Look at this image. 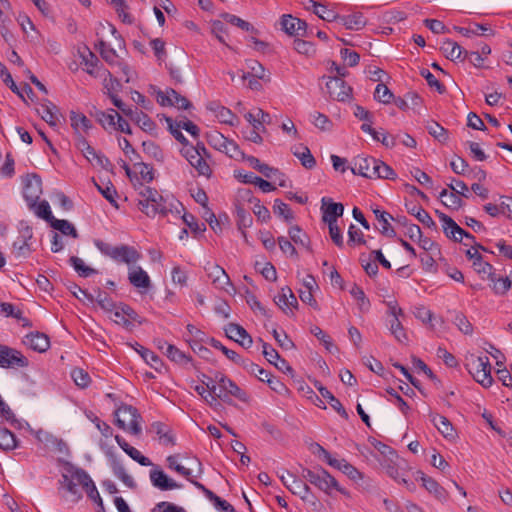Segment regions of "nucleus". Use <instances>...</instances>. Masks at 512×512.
Returning a JSON list of instances; mask_svg holds the SVG:
<instances>
[{
	"label": "nucleus",
	"mask_w": 512,
	"mask_h": 512,
	"mask_svg": "<svg viewBox=\"0 0 512 512\" xmlns=\"http://www.w3.org/2000/svg\"><path fill=\"white\" fill-rule=\"evenodd\" d=\"M139 196V209L148 217H154L156 215V209L147 206V200H149L150 197H158V191L152 187L142 185L139 189Z\"/></svg>",
	"instance_id": "25"
},
{
	"label": "nucleus",
	"mask_w": 512,
	"mask_h": 512,
	"mask_svg": "<svg viewBox=\"0 0 512 512\" xmlns=\"http://www.w3.org/2000/svg\"><path fill=\"white\" fill-rule=\"evenodd\" d=\"M406 208L409 214L415 216L419 222L428 228H436V223L431 218L429 213L422 208V206L415 203L406 204Z\"/></svg>",
	"instance_id": "33"
},
{
	"label": "nucleus",
	"mask_w": 512,
	"mask_h": 512,
	"mask_svg": "<svg viewBox=\"0 0 512 512\" xmlns=\"http://www.w3.org/2000/svg\"><path fill=\"white\" fill-rule=\"evenodd\" d=\"M51 227L55 230L60 231L64 235L72 236L73 238H78V233L75 227L67 220L64 219H56L54 218L51 223Z\"/></svg>",
	"instance_id": "47"
},
{
	"label": "nucleus",
	"mask_w": 512,
	"mask_h": 512,
	"mask_svg": "<svg viewBox=\"0 0 512 512\" xmlns=\"http://www.w3.org/2000/svg\"><path fill=\"white\" fill-rule=\"evenodd\" d=\"M273 211L276 215L283 217L287 223H290L294 219V215L289 206L280 199L274 201Z\"/></svg>",
	"instance_id": "58"
},
{
	"label": "nucleus",
	"mask_w": 512,
	"mask_h": 512,
	"mask_svg": "<svg viewBox=\"0 0 512 512\" xmlns=\"http://www.w3.org/2000/svg\"><path fill=\"white\" fill-rule=\"evenodd\" d=\"M418 474L422 482V485L429 493L433 494L435 498H437L440 501H444L447 499L448 493L433 478L425 475L422 472H418Z\"/></svg>",
	"instance_id": "28"
},
{
	"label": "nucleus",
	"mask_w": 512,
	"mask_h": 512,
	"mask_svg": "<svg viewBox=\"0 0 512 512\" xmlns=\"http://www.w3.org/2000/svg\"><path fill=\"white\" fill-rule=\"evenodd\" d=\"M30 210H33L34 213L41 219H44L45 221H47L49 224L51 223V221L55 218L53 215H52V212H51V209H50V205L49 203L46 201V200H43L39 203L36 202L35 204V207L34 208H29Z\"/></svg>",
	"instance_id": "53"
},
{
	"label": "nucleus",
	"mask_w": 512,
	"mask_h": 512,
	"mask_svg": "<svg viewBox=\"0 0 512 512\" xmlns=\"http://www.w3.org/2000/svg\"><path fill=\"white\" fill-rule=\"evenodd\" d=\"M291 151L306 169H313L316 166V160L307 146L295 145L291 148Z\"/></svg>",
	"instance_id": "31"
},
{
	"label": "nucleus",
	"mask_w": 512,
	"mask_h": 512,
	"mask_svg": "<svg viewBox=\"0 0 512 512\" xmlns=\"http://www.w3.org/2000/svg\"><path fill=\"white\" fill-rule=\"evenodd\" d=\"M114 414L115 424L120 429L135 436L141 434L142 427L140 422L142 420V417L135 407L127 404H122L117 408Z\"/></svg>",
	"instance_id": "4"
},
{
	"label": "nucleus",
	"mask_w": 512,
	"mask_h": 512,
	"mask_svg": "<svg viewBox=\"0 0 512 512\" xmlns=\"http://www.w3.org/2000/svg\"><path fill=\"white\" fill-rule=\"evenodd\" d=\"M224 331L229 339L237 343L239 339L243 338L247 333V331L241 325L236 323L227 324L224 328Z\"/></svg>",
	"instance_id": "61"
},
{
	"label": "nucleus",
	"mask_w": 512,
	"mask_h": 512,
	"mask_svg": "<svg viewBox=\"0 0 512 512\" xmlns=\"http://www.w3.org/2000/svg\"><path fill=\"white\" fill-rule=\"evenodd\" d=\"M301 478L310 482L326 494H330L331 489H335L344 495H348V492L339 486L337 480L322 467H316L314 469L302 468Z\"/></svg>",
	"instance_id": "2"
},
{
	"label": "nucleus",
	"mask_w": 512,
	"mask_h": 512,
	"mask_svg": "<svg viewBox=\"0 0 512 512\" xmlns=\"http://www.w3.org/2000/svg\"><path fill=\"white\" fill-rule=\"evenodd\" d=\"M399 461V457L397 459H393V461H389L388 459H383V461H381V466L385 469L386 473L395 481H400V476L402 475V473L400 472Z\"/></svg>",
	"instance_id": "51"
},
{
	"label": "nucleus",
	"mask_w": 512,
	"mask_h": 512,
	"mask_svg": "<svg viewBox=\"0 0 512 512\" xmlns=\"http://www.w3.org/2000/svg\"><path fill=\"white\" fill-rule=\"evenodd\" d=\"M207 141L213 148L225 153L230 158L236 160L244 159V153L241 151L238 144L217 131L208 133Z\"/></svg>",
	"instance_id": "7"
},
{
	"label": "nucleus",
	"mask_w": 512,
	"mask_h": 512,
	"mask_svg": "<svg viewBox=\"0 0 512 512\" xmlns=\"http://www.w3.org/2000/svg\"><path fill=\"white\" fill-rule=\"evenodd\" d=\"M182 156L189 162V164L196 169L200 176L210 178L212 175V169L207 163L206 156H202L197 150H194L193 145L183 147L181 149Z\"/></svg>",
	"instance_id": "10"
},
{
	"label": "nucleus",
	"mask_w": 512,
	"mask_h": 512,
	"mask_svg": "<svg viewBox=\"0 0 512 512\" xmlns=\"http://www.w3.org/2000/svg\"><path fill=\"white\" fill-rule=\"evenodd\" d=\"M118 116H120V114L114 109H109L106 112L97 111L95 113L96 120L106 131L115 130V126L117 124L115 119H118Z\"/></svg>",
	"instance_id": "34"
},
{
	"label": "nucleus",
	"mask_w": 512,
	"mask_h": 512,
	"mask_svg": "<svg viewBox=\"0 0 512 512\" xmlns=\"http://www.w3.org/2000/svg\"><path fill=\"white\" fill-rule=\"evenodd\" d=\"M455 29L465 37H470L471 35H485L487 31H492L491 28L479 23H474L472 26L467 28L455 27Z\"/></svg>",
	"instance_id": "54"
},
{
	"label": "nucleus",
	"mask_w": 512,
	"mask_h": 512,
	"mask_svg": "<svg viewBox=\"0 0 512 512\" xmlns=\"http://www.w3.org/2000/svg\"><path fill=\"white\" fill-rule=\"evenodd\" d=\"M54 108L55 106H53L52 104H42L41 108L37 109V112L41 116V118L51 126L57 125V116L53 112Z\"/></svg>",
	"instance_id": "63"
},
{
	"label": "nucleus",
	"mask_w": 512,
	"mask_h": 512,
	"mask_svg": "<svg viewBox=\"0 0 512 512\" xmlns=\"http://www.w3.org/2000/svg\"><path fill=\"white\" fill-rule=\"evenodd\" d=\"M323 216L322 220L329 223H337V219L343 215L344 206L341 203L332 202L330 199L322 198Z\"/></svg>",
	"instance_id": "19"
},
{
	"label": "nucleus",
	"mask_w": 512,
	"mask_h": 512,
	"mask_svg": "<svg viewBox=\"0 0 512 512\" xmlns=\"http://www.w3.org/2000/svg\"><path fill=\"white\" fill-rule=\"evenodd\" d=\"M166 122H167L168 128H169L171 134L174 136V138L178 142H180L183 145V147L190 146L189 141L187 140V138L183 135V133L180 130L182 128L181 122L175 123L173 121V119L170 117L166 118Z\"/></svg>",
	"instance_id": "52"
},
{
	"label": "nucleus",
	"mask_w": 512,
	"mask_h": 512,
	"mask_svg": "<svg viewBox=\"0 0 512 512\" xmlns=\"http://www.w3.org/2000/svg\"><path fill=\"white\" fill-rule=\"evenodd\" d=\"M66 471L71 475V479H73L77 486L81 485L85 491L90 487V484L94 483L89 474L82 468L68 464Z\"/></svg>",
	"instance_id": "30"
},
{
	"label": "nucleus",
	"mask_w": 512,
	"mask_h": 512,
	"mask_svg": "<svg viewBox=\"0 0 512 512\" xmlns=\"http://www.w3.org/2000/svg\"><path fill=\"white\" fill-rule=\"evenodd\" d=\"M276 305L286 314H293L291 308H296L298 305L297 299L292 290L286 286L281 289V292L274 298Z\"/></svg>",
	"instance_id": "21"
},
{
	"label": "nucleus",
	"mask_w": 512,
	"mask_h": 512,
	"mask_svg": "<svg viewBox=\"0 0 512 512\" xmlns=\"http://www.w3.org/2000/svg\"><path fill=\"white\" fill-rule=\"evenodd\" d=\"M428 133L441 143L448 140V131L437 122H430L426 126Z\"/></svg>",
	"instance_id": "57"
},
{
	"label": "nucleus",
	"mask_w": 512,
	"mask_h": 512,
	"mask_svg": "<svg viewBox=\"0 0 512 512\" xmlns=\"http://www.w3.org/2000/svg\"><path fill=\"white\" fill-rule=\"evenodd\" d=\"M150 480L154 487L160 489L161 491H167L172 489H179L182 487L181 484H178L173 479L169 478L163 470L159 468H154L150 471Z\"/></svg>",
	"instance_id": "16"
},
{
	"label": "nucleus",
	"mask_w": 512,
	"mask_h": 512,
	"mask_svg": "<svg viewBox=\"0 0 512 512\" xmlns=\"http://www.w3.org/2000/svg\"><path fill=\"white\" fill-rule=\"evenodd\" d=\"M69 263L81 277H89L90 275L97 273V270L87 266L84 261L77 256H71L69 258Z\"/></svg>",
	"instance_id": "44"
},
{
	"label": "nucleus",
	"mask_w": 512,
	"mask_h": 512,
	"mask_svg": "<svg viewBox=\"0 0 512 512\" xmlns=\"http://www.w3.org/2000/svg\"><path fill=\"white\" fill-rule=\"evenodd\" d=\"M111 101L125 116L129 117L142 130L152 131L154 129L155 123L144 112L126 105L116 94H111Z\"/></svg>",
	"instance_id": "6"
},
{
	"label": "nucleus",
	"mask_w": 512,
	"mask_h": 512,
	"mask_svg": "<svg viewBox=\"0 0 512 512\" xmlns=\"http://www.w3.org/2000/svg\"><path fill=\"white\" fill-rule=\"evenodd\" d=\"M32 235V229L27 226L21 231L20 237L14 241L11 253L16 260L24 259L30 255L31 248L28 241L32 238Z\"/></svg>",
	"instance_id": "15"
},
{
	"label": "nucleus",
	"mask_w": 512,
	"mask_h": 512,
	"mask_svg": "<svg viewBox=\"0 0 512 512\" xmlns=\"http://www.w3.org/2000/svg\"><path fill=\"white\" fill-rule=\"evenodd\" d=\"M128 279L130 284L137 289L147 290L151 286L149 275L140 266L130 268Z\"/></svg>",
	"instance_id": "24"
},
{
	"label": "nucleus",
	"mask_w": 512,
	"mask_h": 512,
	"mask_svg": "<svg viewBox=\"0 0 512 512\" xmlns=\"http://www.w3.org/2000/svg\"><path fill=\"white\" fill-rule=\"evenodd\" d=\"M339 21L349 30H361L367 24V19L361 12H356L350 15L339 16Z\"/></svg>",
	"instance_id": "32"
},
{
	"label": "nucleus",
	"mask_w": 512,
	"mask_h": 512,
	"mask_svg": "<svg viewBox=\"0 0 512 512\" xmlns=\"http://www.w3.org/2000/svg\"><path fill=\"white\" fill-rule=\"evenodd\" d=\"M23 343L33 351L43 353L50 347V340L48 336L41 332H31L27 334Z\"/></svg>",
	"instance_id": "17"
},
{
	"label": "nucleus",
	"mask_w": 512,
	"mask_h": 512,
	"mask_svg": "<svg viewBox=\"0 0 512 512\" xmlns=\"http://www.w3.org/2000/svg\"><path fill=\"white\" fill-rule=\"evenodd\" d=\"M70 121L76 134L87 132L92 127L91 121L84 114L75 111L70 112Z\"/></svg>",
	"instance_id": "39"
},
{
	"label": "nucleus",
	"mask_w": 512,
	"mask_h": 512,
	"mask_svg": "<svg viewBox=\"0 0 512 512\" xmlns=\"http://www.w3.org/2000/svg\"><path fill=\"white\" fill-rule=\"evenodd\" d=\"M441 52L445 55L446 58L455 61V60H465L468 56V51L462 48L458 43L446 39L440 45Z\"/></svg>",
	"instance_id": "20"
},
{
	"label": "nucleus",
	"mask_w": 512,
	"mask_h": 512,
	"mask_svg": "<svg viewBox=\"0 0 512 512\" xmlns=\"http://www.w3.org/2000/svg\"><path fill=\"white\" fill-rule=\"evenodd\" d=\"M278 476L283 483V485L294 494V487H298L303 483V480L291 474L287 470H283L281 473H278Z\"/></svg>",
	"instance_id": "50"
},
{
	"label": "nucleus",
	"mask_w": 512,
	"mask_h": 512,
	"mask_svg": "<svg viewBox=\"0 0 512 512\" xmlns=\"http://www.w3.org/2000/svg\"><path fill=\"white\" fill-rule=\"evenodd\" d=\"M95 245L103 255L119 263L131 265L141 258V254L134 247L125 244L112 246L109 243L97 240Z\"/></svg>",
	"instance_id": "3"
},
{
	"label": "nucleus",
	"mask_w": 512,
	"mask_h": 512,
	"mask_svg": "<svg viewBox=\"0 0 512 512\" xmlns=\"http://www.w3.org/2000/svg\"><path fill=\"white\" fill-rule=\"evenodd\" d=\"M23 197L29 208H34L42 195V180L39 175L32 173L27 174L22 179Z\"/></svg>",
	"instance_id": "8"
},
{
	"label": "nucleus",
	"mask_w": 512,
	"mask_h": 512,
	"mask_svg": "<svg viewBox=\"0 0 512 512\" xmlns=\"http://www.w3.org/2000/svg\"><path fill=\"white\" fill-rule=\"evenodd\" d=\"M208 276L212 279V283L218 289L227 291V286H232L230 278L225 270L219 265H212L209 268Z\"/></svg>",
	"instance_id": "29"
},
{
	"label": "nucleus",
	"mask_w": 512,
	"mask_h": 512,
	"mask_svg": "<svg viewBox=\"0 0 512 512\" xmlns=\"http://www.w3.org/2000/svg\"><path fill=\"white\" fill-rule=\"evenodd\" d=\"M110 464L114 475L120 479L127 487L135 488L136 483L134 479L127 473L124 465L115 455L110 454Z\"/></svg>",
	"instance_id": "27"
},
{
	"label": "nucleus",
	"mask_w": 512,
	"mask_h": 512,
	"mask_svg": "<svg viewBox=\"0 0 512 512\" xmlns=\"http://www.w3.org/2000/svg\"><path fill=\"white\" fill-rule=\"evenodd\" d=\"M373 213L381 225L380 232L385 236L394 237L396 233L389 222L390 220H394V218L388 212L380 209L373 210Z\"/></svg>",
	"instance_id": "36"
},
{
	"label": "nucleus",
	"mask_w": 512,
	"mask_h": 512,
	"mask_svg": "<svg viewBox=\"0 0 512 512\" xmlns=\"http://www.w3.org/2000/svg\"><path fill=\"white\" fill-rule=\"evenodd\" d=\"M143 151L159 162H163L164 154L162 149L153 141H144L142 143Z\"/></svg>",
	"instance_id": "60"
},
{
	"label": "nucleus",
	"mask_w": 512,
	"mask_h": 512,
	"mask_svg": "<svg viewBox=\"0 0 512 512\" xmlns=\"http://www.w3.org/2000/svg\"><path fill=\"white\" fill-rule=\"evenodd\" d=\"M156 99L161 106H175L178 109L184 110L192 107L191 102L186 97L180 95L172 88L167 89L165 92L159 89L156 92Z\"/></svg>",
	"instance_id": "12"
},
{
	"label": "nucleus",
	"mask_w": 512,
	"mask_h": 512,
	"mask_svg": "<svg viewBox=\"0 0 512 512\" xmlns=\"http://www.w3.org/2000/svg\"><path fill=\"white\" fill-rule=\"evenodd\" d=\"M394 98L393 93L390 89L383 83H379L374 91V99L383 103L389 104Z\"/></svg>",
	"instance_id": "59"
},
{
	"label": "nucleus",
	"mask_w": 512,
	"mask_h": 512,
	"mask_svg": "<svg viewBox=\"0 0 512 512\" xmlns=\"http://www.w3.org/2000/svg\"><path fill=\"white\" fill-rule=\"evenodd\" d=\"M466 256L473 261L475 271L481 275L482 278L492 275V271L495 270L494 267L490 263L483 261L482 255L477 250L472 251V249H468Z\"/></svg>",
	"instance_id": "23"
},
{
	"label": "nucleus",
	"mask_w": 512,
	"mask_h": 512,
	"mask_svg": "<svg viewBox=\"0 0 512 512\" xmlns=\"http://www.w3.org/2000/svg\"><path fill=\"white\" fill-rule=\"evenodd\" d=\"M351 171L355 175H361L369 179H395V171L386 163L373 157L358 156L353 160Z\"/></svg>",
	"instance_id": "1"
},
{
	"label": "nucleus",
	"mask_w": 512,
	"mask_h": 512,
	"mask_svg": "<svg viewBox=\"0 0 512 512\" xmlns=\"http://www.w3.org/2000/svg\"><path fill=\"white\" fill-rule=\"evenodd\" d=\"M430 419L434 426L445 438L454 437V428L451 422L445 416L440 414H430Z\"/></svg>",
	"instance_id": "35"
},
{
	"label": "nucleus",
	"mask_w": 512,
	"mask_h": 512,
	"mask_svg": "<svg viewBox=\"0 0 512 512\" xmlns=\"http://www.w3.org/2000/svg\"><path fill=\"white\" fill-rule=\"evenodd\" d=\"M330 97L344 102L351 98L352 88L340 77H330L326 82Z\"/></svg>",
	"instance_id": "14"
},
{
	"label": "nucleus",
	"mask_w": 512,
	"mask_h": 512,
	"mask_svg": "<svg viewBox=\"0 0 512 512\" xmlns=\"http://www.w3.org/2000/svg\"><path fill=\"white\" fill-rule=\"evenodd\" d=\"M194 390L205 400L209 406L216 407L219 405V402H217L216 391L212 393V391H210V389L204 385H195Z\"/></svg>",
	"instance_id": "62"
},
{
	"label": "nucleus",
	"mask_w": 512,
	"mask_h": 512,
	"mask_svg": "<svg viewBox=\"0 0 512 512\" xmlns=\"http://www.w3.org/2000/svg\"><path fill=\"white\" fill-rule=\"evenodd\" d=\"M320 394L341 417L348 418V413L341 402L326 387H320Z\"/></svg>",
	"instance_id": "42"
},
{
	"label": "nucleus",
	"mask_w": 512,
	"mask_h": 512,
	"mask_svg": "<svg viewBox=\"0 0 512 512\" xmlns=\"http://www.w3.org/2000/svg\"><path fill=\"white\" fill-rule=\"evenodd\" d=\"M307 8H312L313 12L324 21L332 22L334 20H339V15H337L333 10L328 9L326 6L313 0L309 1V6Z\"/></svg>",
	"instance_id": "40"
},
{
	"label": "nucleus",
	"mask_w": 512,
	"mask_h": 512,
	"mask_svg": "<svg viewBox=\"0 0 512 512\" xmlns=\"http://www.w3.org/2000/svg\"><path fill=\"white\" fill-rule=\"evenodd\" d=\"M152 428L163 445H175V437L171 430L162 422H154Z\"/></svg>",
	"instance_id": "38"
},
{
	"label": "nucleus",
	"mask_w": 512,
	"mask_h": 512,
	"mask_svg": "<svg viewBox=\"0 0 512 512\" xmlns=\"http://www.w3.org/2000/svg\"><path fill=\"white\" fill-rule=\"evenodd\" d=\"M221 379L222 380L220 381V386L218 387L219 392H216L217 401L220 399L223 402L231 405V396L245 403L249 401L248 394L243 389H241L234 381H232L229 378Z\"/></svg>",
	"instance_id": "9"
},
{
	"label": "nucleus",
	"mask_w": 512,
	"mask_h": 512,
	"mask_svg": "<svg viewBox=\"0 0 512 512\" xmlns=\"http://www.w3.org/2000/svg\"><path fill=\"white\" fill-rule=\"evenodd\" d=\"M94 302H96L101 309L107 312H113L117 308V304L112 298L100 288L94 289Z\"/></svg>",
	"instance_id": "41"
},
{
	"label": "nucleus",
	"mask_w": 512,
	"mask_h": 512,
	"mask_svg": "<svg viewBox=\"0 0 512 512\" xmlns=\"http://www.w3.org/2000/svg\"><path fill=\"white\" fill-rule=\"evenodd\" d=\"M137 351L139 352L141 357L145 360V362L147 364H149L155 370H159L162 367V365H163L162 360L153 351H151L143 346H140V349Z\"/></svg>",
	"instance_id": "49"
},
{
	"label": "nucleus",
	"mask_w": 512,
	"mask_h": 512,
	"mask_svg": "<svg viewBox=\"0 0 512 512\" xmlns=\"http://www.w3.org/2000/svg\"><path fill=\"white\" fill-rule=\"evenodd\" d=\"M101 74L104 88L107 90L108 96L111 99V94H116V92L121 89L122 85L107 69L103 68Z\"/></svg>",
	"instance_id": "43"
},
{
	"label": "nucleus",
	"mask_w": 512,
	"mask_h": 512,
	"mask_svg": "<svg viewBox=\"0 0 512 512\" xmlns=\"http://www.w3.org/2000/svg\"><path fill=\"white\" fill-rule=\"evenodd\" d=\"M282 29L291 36L304 35L307 29V23L304 20L293 17L292 15H283L281 18Z\"/></svg>",
	"instance_id": "18"
},
{
	"label": "nucleus",
	"mask_w": 512,
	"mask_h": 512,
	"mask_svg": "<svg viewBox=\"0 0 512 512\" xmlns=\"http://www.w3.org/2000/svg\"><path fill=\"white\" fill-rule=\"evenodd\" d=\"M436 214L442 222L444 233L448 238L456 242L461 241L463 238H472V234L462 229L451 217L438 210Z\"/></svg>",
	"instance_id": "13"
},
{
	"label": "nucleus",
	"mask_w": 512,
	"mask_h": 512,
	"mask_svg": "<svg viewBox=\"0 0 512 512\" xmlns=\"http://www.w3.org/2000/svg\"><path fill=\"white\" fill-rule=\"evenodd\" d=\"M491 281V288L497 295H504L512 287V278L508 277H496L495 272L492 271L491 276H487Z\"/></svg>",
	"instance_id": "37"
},
{
	"label": "nucleus",
	"mask_w": 512,
	"mask_h": 512,
	"mask_svg": "<svg viewBox=\"0 0 512 512\" xmlns=\"http://www.w3.org/2000/svg\"><path fill=\"white\" fill-rule=\"evenodd\" d=\"M17 447V440L14 433L5 427H0V448L12 450Z\"/></svg>",
	"instance_id": "46"
},
{
	"label": "nucleus",
	"mask_w": 512,
	"mask_h": 512,
	"mask_svg": "<svg viewBox=\"0 0 512 512\" xmlns=\"http://www.w3.org/2000/svg\"><path fill=\"white\" fill-rule=\"evenodd\" d=\"M288 234L294 243L308 247L309 239L298 225L291 226L288 230Z\"/></svg>",
	"instance_id": "64"
},
{
	"label": "nucleus",
	"mask_w": 512,
	"mask_h": 512,
	"mask_svg": "<svg viewBox=\"0 0 512 512\" xmlns=\"http://www.w3.org/2000/svg\"><path fill=\"white\" fill-rule=\"evenodd\" d=\"M98 50L101 55V57L110 65H113L117 62V53L116 51L108 45L104 41H100L98 44Z\"/></svg>",
	"instance_id": "55"
},
{
	"label": "nucleus",
	"mask_w": 512,
	"mask_h": 512,
	"mask_svg": "<svg viewBox=\"0 0 512 512\" xmlns=\"http://www.w3.org/2000/svg\"><path fill=\"white\" fill-rule=\"evenodd\" d=\"M80 57L82 59V64L85 65V71L95 77H102V69L103 67L98 68L99 59L97 56L88 48L85 47L83 52H80Z\"/></svg>",
	"instance_id": "22"
},
{
	"label": "nucleus",
	"mask_w": 512,
	"mask_h": 512,
	"mask_svg": "<svg viewBox=\"0 0 512 512\" xmlns=\"http://www.w3.org/2000/svg\"><path fill=\"white\" fill-rule=\"evenodd\" d=\"M209 108L216 113V116L222 123L234 125V120L237 117L230 109L216 104H211Z\"/></svg>",
	"instance_id": "48"
},
{
	"label": "nucleus",
	"mask_w": 512,
	"mask_h": 512,
	"mask_svg": "<svg viewBox=\"0 0 512 512\" xmlns=\"http://www.w3.org/2000/svg\"><path fill=\"white\" fill-rule=\"evenodd\" d=\"M390 311L392 318L389 321V330L398 342L406 343L408 341V337L398 318V314H402V310L400 308L397 310L396 307H391Z\"/></svg>",
	"instance_id": "26"
},
{
	"label": "nucleus",
	"mask_w": 512,
	"mask_h": 512,
	"mask_svg": "<svg viewBox=\"0 0 512 512\" xmlns=\"http://www.w3.org/2000/svg\"><path fill=\"white\" fill-rule=\"evenodd\" d=\"M465 367L474 380L484 388H488L492 385L491 364L487 356H475L471 354L466 358Z\"/></svg>",
	"instance_id": "5"
},
{
	"label": "nucleus",
	"mask_w": 512,
	"mask_h": 512,
	"mask_svg": "<svg viewBox=\"0 0 512 512\" xmlns=\"http://www.w3.org/2000/svg\"><path fill=\"white\" fill-rule=\"evenodd\" d=\"M166 356L173 362L181 364V365H187L191 362V357L187 356L185 353L180 351L176 346L174 345H167Z\"/></svg>",
	"instance_id": "45"
},
{
	"label": "nucleus",
	"mask_w": 512,
	"mask_h": 512,
	"mask_svg": "<svg viewBox=\"0 0 512 512\" xmlns=\"http://www.w3.org/2000/svg\"><path fill=\"white\" fill-rule=\"evenodd\" d=\"M29 364L28 359L18 350L0 344V367L1 368H16L27 367Z\"/></svg>",
	"instance_id": "11"
},
{
	"label": "nucleus",
	"mask_w": 512,
	"mask_h": 512,
	"mask_svg": "<svg viewBox=\"0 0 512 512\" xmlns=\"http://www.w3.org/2000/svg\"><path fill=\"white\" fill-rule=\"evenodd\" d=\"M349 292L358 301L359 309L361 311H368L370 307V301L365 296L363 289L358 285L354 284Z\"/></svg>",
	"instance_id": "56"
}]
</instances>
